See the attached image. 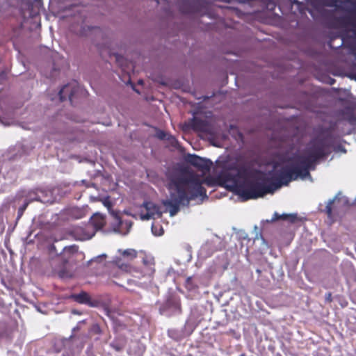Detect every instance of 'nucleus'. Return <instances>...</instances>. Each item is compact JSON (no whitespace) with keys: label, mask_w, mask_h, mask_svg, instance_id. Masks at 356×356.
<instances>
[{"label":"nucleus","mask_w":356,"mask_h":356,"mask_svg":"<svg viewBox=\"0 0 356 356\" xmlns=\"http://www.w3.org/2000/svg\"><path fill=\"white\" fill-rule=\"evenodd\" d=\"M35 201L40 202L42 203H53L54 199L52 197V192L50 190L37 188L36 189V197H32Z\"/></svg>","instance_id":"dca6fc26"},{"label":"nucleus","mask_w":356,"mask_h":356,"mask_svg":"<svg viewBox=\"0 0 356 356\" xmlns=\"http://www.w3.org/2000/svg\"><path fill=\"white\" fill-rule=\"evenodd\" d=\"M138 83H143V81L140 80V81H138Z\"/></svg>","instance_id":"a19ab883"},{"label":"nucleus","mask_w":356,"mask_h":356,"mask_svg":"<svg viewBox=\"0 0 356 356\" xmlns=\"http://www.w3.org/2000/svg\"><path fill=\"white\" fill-rule=\"evenodd\" d=\"M152 232H153V234H154V235H157V236L161 235V234H156V233L154 232V227H152Z\"/></svg>","instance_id":"f704fd0d"},{"label":"nucleus","mask_w":356,"mask_h":356,"mask_svg":"<svg viewBox=\"0 0 356 356\" xmlns=\"http://www.w3.org/2000/svg\"><path fill=\"white\" fill-rule=\"evenodd\" d=\"M257 272L258 273H261V270H259V269H257Z\"/></svg>","instance_id":"ea45409f"},{"label":"nucleus","mask_w":356,"mask_h":356,"mask_svg":"<svg viewBox=\"0 0 356 356\" xmlns=\"http://www.w3.org/2000/svg\"><path fill=\"white\" fill-rule=\"evenodd\" d=\"M186 161L201 170H209L212 164L209 159L202 158L196 154H188L186 157Z\"/></svg>","instance_id":"9d476101"},{"label":"nucleus","mask_w":356,"mask_h":356,"mask_svg":"<svg viewBox=\"0 0 356 356\" xmlns=\"http://www.w3.org/2000/svg\"><path fill=\"white\" fill-rule=\"evenodd\" d=\"M111 346L114 350H115L118 352L122 351L123 350V348H124V344L123 343H118V342H116V341H113V343H111Z\"/></svg>","instance_id":"b1692460"},{"label":"nucleus","mask_w":356,"mask_h":356,"mask_svg":"<svg viewBox=\"0 0 356 356\" xmlns=\"http://www.w3.org/2000/svg\"><path fill=\"white\" fill-rule=\"evenodd\" d=\"M111 216L113 218V222L111 224L113 231L121 235H127L130 231L132 222L129 220H122L119 211H112Z\"/></svg>","instance_id":"0eeeda50"},{"label":"nucleus","mask_w":356,"mask_h":356,"mask_svg":"<svg viewBox=\"0 0 356 356\" xmlns=\"http://www.w3.org/2000/svg\"><path fill=\"white\" fill-rule=\"evenodd\" d=\"M127 282H128V284H132V283H134V282H134V280H131L128 279V280H127Z\"/></svg>","instance_id":"c9c22d12"},{"label":"nucleus","mask_w":356,"mask_h":356,"mask_svg":"<svg viewBox=\"0 0 356 356\" xmlns=\"http://www.w3.org/2000/svg\"><path fill=\"white\" fill-rule=\"evenodd\" d=\"M343 40H341L340 44L338 46V47H341L343 45Z\"/></svg>","instance_id":"4c0bfd02"},{"label":"nucleus","mask_w":356,"mask_h":356,"mask_svg":"<svg viewBox=\"0 0 356 356\" xmlns=\"http://www.w3.org/2000/svg\"><path fill=\"white\" fill-rule=\"evenodd\" d=\"M92 222L96 228H102L104 223L103 217L97 213L91 218Z\"/></svg>","instance_id":"6ab92c4d"},{"label":"nucleus","mask_w":356,"mask_h":356,"mask_svg":"<svg viewBox=\"0 0 356 356\" xmlns=\"http://www.w3.org/2000/svg\"><path fill=\"white\" fill-rule=\"evenodd\" d=\"M194 330V327L188 321L186 322L184 325V330L181 331L180 333H177L176 330H169L168 335L177 340L179 341L181 339L185 337L186 336L190 335Z\"/></svg>","instance_id":"f3484780"},{"label":"nucleus","mask_w":356,"mask_h":356,"mask_svg":"<svg viewBox=\"0 0 356 356\" xmlns=\"http://www.w3.org/2000/svg\"><path fill=\"white\" fill-rule=\"evenodd\" d=\"M29 204V202H24V203L18 209L17 211V219H19L23 215L24 211L26 209L28 205Z\"/></svg>","instance_id":"5701e85b"},{"label":"nucleus","mask_w":356,"mask_h":356,"mask_svg":"<svg viewBox=\"0 0 356 356\" xmlns=\"http://www.w3.org/2000/svg\"><path fill=\"white\" fill-rule=\"evenodd\" d=\"M104 205L108 208V210L109 211V213H111V212L112 211H113L112 209H111V204L110 202H107V201H105L104 202Z\"/></svg>","instance_id":"7c9ffc66"},{"label":"nucleus","mask_w":356,"mask_h":356,"mask_svg":"<svg viewBox=\"0 0 356 356\" xmlns=\"http://www.w3.org/2000/svg\"><path fill=\"white\" fill-rule=\"evenodd\" d=\"M226 187L241 197L244 200L257 199L268 193H273L272 186L266 184L265 178L245 170L227 172L223 175Z\"/></svg>","instance_id":"7ed1b4c3"},{"label":"nucleus","mask_w":356,"mask_h":356,"mask_svg":"<svg viewBox=\"0 0 356 356\" xmlns=\"http://www.w3.org/2000/svg\"><path fill=\"white\" fill-rule=\"evenodd\" d=\"M331 296L332 295L330 293L325 294V300L330 302L332 300Z\"/></svg>","instance_id":"473e14b6"},{"label":"nucleus","mask_w":356,"mask_h":356,"mask_svg":"<svg viewBox=\"0 0 356 356\" xmlns=\"http://www.w3.org/2000/svg\"><path fill=\"white\" fill-rule=\"evenodd\" d=\"M202 184V180L194 175L186 172L172 175L168 185L170 196L162 201L170 216H175L180 207L188 205L191 200L197 197H207L206 189Z\"/></svg>","instance_id":"f03ea898"},{"label":"nucleus","mask_w":356,"mask_h":356,"mask_svg":"<svg viewBox=\"0 0 356 356\" xmlns=\"http://www.w3.org/2000/svg\"><path fill=\"white\" fill-rule=\"evenodd\" d=\"M191 127L195 131L204 133L210 131V125L207 120L197 117H193L190 122Z\"/></svg>","instance_id":"2eb2a0df"},{"label":"nucleus","mask_w":356,"mask_h":356,"mask_svg":"<svg viewBox=\"0 0 356 356\" xmlns=\"http://www.w3.org/2000/svg\"><path fill=\"white\" fill-rule=\"evenodd\" d=\"M70 298L79 304L86 305L91 307H97L99 304L98 300H92L90 295L84 291H81L79 293L71 294Z\"/></svg>","instance_id":"9b49d317"},{"label":"nucleus","mask_w":356,"mask_h":356,"mask_svg":"<svg viewBox=\"0 0 356 356\" xmlns=\"http://www.w3.org/2000/svg\"><path fill=\"white\" fill-rule=\"evenodd\" d=\"M250 0H240V1L243 2V3H246L248 1H249Z\"/></svg>","instance_id":"e433bc0d"},{"label":"nucleus","mask_w":356,"mask_h":356,"mask_svg":"<svg viewBox=\"0 0 356 356\" xmlns=\"http://www.w3.org/2000/svg\"><path fill=\"white\" fill-rule=\"evenodd\" d=\"M333 138L330 131L312 139L302 154L293 156L291 163L276 172V182L270 183L273 193L282 186H286L298 178L312 180L309 170H314L316 162L327 155V149L333 143Z\"/></svg>","instance_id":"f257e3e1"},{"label":"nucleus","mask_w":356,"mask_h":356,"mask_svg":"<svg viewBox=\"0 0 356 356\" xmlns=\"http://www.w3.org/2000/svg\"><path fill=\"white\" fill-rule=\"evenodd\" d=\"M113 262L122 270L131 273L134 277H152L155 271L154 259L151 256H145L142 259L143 267L141 270L133 268L122 261L121 258L116 257Z\"/></svg>","instance_id":"423d86ee"},{"label":"nucleus","mask_w":356,"mask_h":356,"mask_svg":"<svg viewBox=\"0 0 356 356\" xmlns=\"http://www.w3.org/2000/svg\"><path fill=\"white\" fill-rule=\"evenodd\" d=\"M156 137L159 139L164 140V139H165L166 134L163 131H159L158 132H156Z\"/></svg>","instance_id":"c756f323"},{"label":"nucleus","mask_w":356,"mask_h":356,"mask_svg":"<svg viewBox=\"0 0 356 356\" xmlns=\"http://www.w3.org/2000/svg\"><path fill=\"white\" fill-rule=\"evenodd\" d=\"M36 197V189L34 191H30L28 193V195H27V197H26L25 202H29V204H30L31 202L35 201V199H33L31 197Z\"/></svg>","instance_id":"393cba45"},{"label":"nucleus","mask_w":356,"mask_h":356,"mask_svg":"<svg viewBox=\"0 0 356 356\" xmlns=\"http://www.w3.org/2000/svg\"><path fill=\"white\" fill-rule=\"evenodd\" d=\"M106 257V255L105 254H101V255H99V256L95 257L94 259H92L91 260L89 261V262L90 263L92 261H99L103 260Z\"/></svg>","instance_id":"c85d7f7f"},{"label":"nucleus","mask_w":356,"mask_h":356,"mask_svg":"<svg viewBox=\"0 0 356 356\" xmlns=\"http://www.w3.org/2000/svg\"><path fill=\"white\" fill-rule=\"evenodd\" d=\"M216 249L211 248V241H207L204 245H203L201 248V252H207V255H211L213 254V252H215Z\"/></svg>","instance_id":"aec40b11"},{"label":"nucleus","mask_w":356,"mask_h":356,"mask_svg":"<svg viewBox=\"0 0 356 356\" xmlns=\"http://www.w3.org/2000/svg\"><path fill=\"white\" fill-rule=\"evenodd\" d=\"M334 81V79H330V84H333Z\"/></svg>","instance_id":"58836bf2"},{"label":"nucleus","mask_w":356,"mask_h":356,"mask_svg":"<svg viewBox=\"0 0 356 356\" xmlns=\"http://www.w3.org/2000/svg\"><path fill=\"white\" fill-rule=\"evenodd\" d=\"M342 114L350 125H356V99L350 102L342 111Z\"/></svg>","instance_id":"ddd939ff"},{"label":"nucleus","mask_w":356,"mask_h":356,"mask_svg":"<svg viewBox=\"0 0 356 356\" xmlns=\"http://www.w3.org/2000/svg\"><path fill=\"white\" fill-rule=\"evenodd\" d=\"M76 83L64 85L58 92L60 101L63 102L68 98L69 100L72 102V98L76 91Z\"/></svg>","instance_id":"4468645a"},{"label":"nucleus","mask_w":356,"mask_h":356,"mask_svg":"<svg viewBox=\"0 0 356 356\" xmlns=\"http://www.w3.org/2000/svg\"><path fill=\"white\" fill-rule=\"evenodd\" d=\"M5 229L3 219L0 217V232H3Z\"/></svg>","instance_id":"2f4dec72"},{"label":"nucleus","mask_w":356,"mask_h":356,"mask_svg":"<svg viewBox=\"0 0 356 356\" xmlns=\"http://www.w3.org/2000/svg\"><path fill=\"white\" fill-rule=\"evenodd\" d=\"M118 252L127 260H132L137 257V252L134 249L118 250Z\"/></svg>","instance_id":"a211bd4d"},{"label":"nucleus","mask_w":356,"mask_h":356,"mask_svg":"<svg viewBox=\"0 0 356 356\" xmlns=\"http://www.w3.org/2000/svg\"><path fill=\"white\" fill-rule=\"evenodd\" d=\"M185 286L188 290H193L196 287V284L193 283V280L192 277H188L186 278L185 282Z\"/></svg>","instance_id":"4be33fe9"},{"label":"nucleus","mask_w":356,"mask_h":356,"mask_svg":"<svg viewBox=\"0 0 356 356\" xmlns=\"http://www.w3.org/2000/svg\"><path fill=\"white\" fill-rule=\"evenodd\" d=\"M104 314L112 321L115 320V313L113 312L108 307H106L104 309Z\"/></svg>","instance_id":"a878e982"},{"label":"nucleus","mask_w":356,"mask_h":356,"mask_svg":"<svg viewBox=\"0 0 356 356\" xmlns=\"http://www.w3.org/2000/svg\"><path fill=\"white\" fill-rule=\"evenodd\" d=\"M0 124L4 126H9L11 124V120L0 117Z\"/></svg>","instance_id":"cd10ccee"},{"label":"nucleus","mask_w":356,"mask_h":356,"mask_svg":"<svg viewBox=\"0 0 356 356\" xmlns=\"http://www.w3.org/2000/svg\"><path fill=\"white\" fill-rule=\"evenodd\" d=\"M297 219V215L296 214H280V220H288L291 222H293Z\"/></svg>","instance_id":"412c9836"},{"label":"nucleus","mask_w":356,"mask_h":356,"mask_svg":"<svg viewBox=\"0 0 356 356\" xmlns=\"http://www.w3.org/2000/svg\"><path fill=\"white\" fill-rule=\"evenodd\" d=\"M280 220V214L277 212H275L272 218L270 220H266L267 222H273L276 220Z\"/></svg>","instance_id":"bb28decb"},{"label":"nucleus","mask_w":356,"mask_h":356,"mask_svg":"<svg viewBox=\"0 0 356 356\" xmlns=\"http://www.w3.org/2000/svg\"><path fill=\"white\" fill-rule=\"evenodd\" d=\"M323 24L330 29H350L355 35L356 11H348V4L342 0H321L315 6Z\"/></svg>","instance_id":"20e7f679"},{"label":"nucleus","mask_w":356,"mask_h":356,"mask_svg":"<svg viewBox=\"0 0 356 356\" xmlns=\"http://www.w3.org/2000/svg\"><path fill=\"white\" fill-rule=\"evenodd\" d=\"M159 313L161 315L171 316L181 313V305L179 300L175 297L170 296L165 302L159 307Z\"/></svg>","instance_id":"6e6552de"},{"label":"nucleus","mask_w":356,"mask_h":356,"mask_svg":"<svg viewBox=\"0 0 356 356\" xmlns=\"http://www.w3.org/2000/svg\"><path fill=\"white\" fill-rule=\"evenodd\" d=\"M348 198L343 196L341 192H339L333 199L328 201L325 211L327 216L330 218L332 215L333 209H341L344 207L348 206Z\"/></svg>","instance_id":"1a4fd4ad"},{"label":"nucleus","mask_w":356,"mask_h":356,"mask_svg":"<svg viewBox=\"0 0 356 356\" xmlns=\"http://www.w3.org/2000/svg\"><path fill=\"white\" fill-rule=\"evenodd\" d=\"M143 207L145 208L147 213L140 215L142 220H149L155 217H161L162 211H161L160 207L157 204L152 202H145L143 203Z\"/></svg>","instance_id":"f8f14e48"},{"label":"nucleus","mask_w":356,"mask_h":356,"mask_svg":"<svg viewBox=\"0 0 356 356\" xmlns=\"http://www.w3.org/2000/svg\"><path fill=\"white\" fill-rule=\"evenodd\" d=\"M79 247L76 245L65 246L59 254L53 245L50 248L51 253L58 254L57 257L51 261L55 273L61 279H67L72 277V273L67 268V264L75 254L78 252Z\"/></svg>","instance_id":"39448f33"},{"label":"nucleus","mask_w":356,"mask_h":356,"mask_svg":"<svg viewBox=\"0 0 356 356\" xmlns=\"http://www.w3.org/2000/svg\"><path fill=\"white\" fill-rule=\"evenodd\" d=\"M72 313L74 314H79V315L81 314L79 311H78L76 309H73L72 311Z\"/></svg>","instance_id":"72a5a7b5"}]
</instances>
